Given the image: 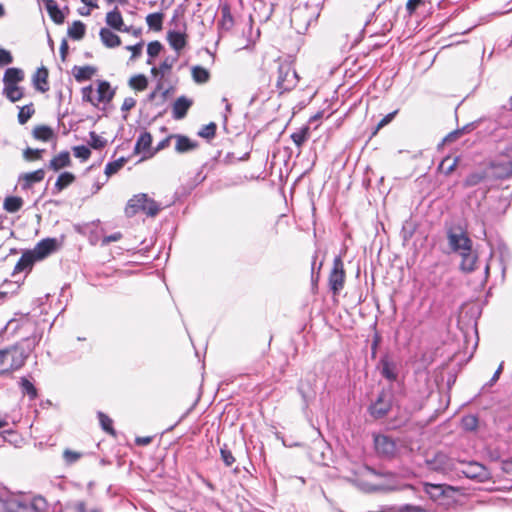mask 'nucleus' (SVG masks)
Here are the masks:
<instances>
[{
    "label": "nucleus",
    "instance_id": "nucleus-62",
    "mask_svg": "<svg viewBox=\"0 0 512 512\" xmlns=\"http://www.w3.org/2000/svg\"><path fill=\"white\" fill-rule=\"evenodd\" d=\"M143 45L144 44L141 41L137 44L126 46V50L131 51V57H130L131 60L138 58L142 54Z\"/></svg>",
    "mask_w": 512,
    "mask_h": 512
},
{
    "label": "nucleus",
    "instance_id": "nucleus-52",
    "mask_svg": "<svg viewBox=\"0 0 512 512\" xmlns=\"http://www.w3.org/2000/svg\"><path fill=\"white\" fill-rule=\"evenodd\" d=\"M415 230H416L415 225L410 221H406L403 224L401 232H400L402 240L404 242L409 241L413 237Z\"/></svg>",
    "mask_w": 512,
    "mask_h": 512
},
{
    "label": "nucleus",
    "instance_id": "nucleus-29",
    "mask_svg": "<svg viewBox=\"0 0 512 512\" xmlns=\"http://www.w3.org/2000/svg\"><path fill=\"white\" fill-rule=\"evenodd\" d=\"M24 79V72L20 68L11 67L7 68L4 76H3V83L5 85H17L19 82L23 81Z\"/></svg>",
    "mask_w": 512,
    "mask_h": 512
},
{
    "label": "nucleus",
    "instance_id": "nucleus-54",
    "mask_svg": "<svg viewBox=\"0 0 512 512\" xmlns=\"http://www.w3.org/2000/svg\"><path fill=\"white\" fill-rule=\"evenodd\" d=\"M81 452L73 451L70 449H65L63 452V459L66 465L70 466L75 464L81 457Z\"/></svg>",
    "mask_w": 512,
    "mask_h": 512
},
{
    "label": "nucleus",
    "instance_id": "nucleus-13",
    "mask_svg": "<svg viewBox=\"0 0 512 512\" xmlns=\"http://www.w3.org/2000/svg\"><path fill=\"white\" fill-rule=\"evenodd\" d=\"M449 246L453 252L461 253L463 251H470L472 240L466 235L465 232H453L449 230L447 233Z\"/></svg>",
    "mask_w": 512,
    "mask_h": 512
},
{
    "label": "nucleus",
    "instance_id": "nucleus-1",
    "mask_svg": "<svg viewBox=\"0 0 512 512\" xmlns=\"http://www.w3.org/2000/svg\"><path fill=\"white\" fill-rule=\"evenodd\" d=\"M34 346L29 339L0 349V376L22 368L33 351Z\"/></svg>",
    "mask_w": 512,
    "mask_h": 512
},
{
    "label": "nucleus",
    "instance_id": "nucleus-41",
    "mask_svg": "<svg viewBox=\"0 0 512 512\" xmlns=\"http://www.w3.org/2000/svg\"><path fill=\"white\" fill-rule=\"evenodd\" d=\"M146 23L150 29L159 31L163 25V14L161 12H155L148 14L146 17Z\"/></svg>",
    "mask_w": 512,
    "mask_h": 512
},
{
    "label": "nucleus",
    "instance_id": "nucleus-26",
    "mask_svg": "<svg viewBox=\"0 0 512 512\" xmlns=\"http://www.w3.org/2000/svg\"><path fill=\"white\" fill-rule=\"evenodd\" d=\"M48 75V70L44 66L37 69L33 75V84L36 90L43 93L49 90Z\"/></svg>",
    "mask_w": 512,
    "mask_h": 512
},
{
    "label": "nucleus",
    "instance_id": "nucleus-24",
    "mask_svg": "<svg viewBox=\"0 0 512 512\" xmlns=\"http://www.w3.org/2000/svg\"><path fill=\"white\" fill-rule=\"evenodd\" d=\"M96 72H97V68L94 66H91V65H85V66L75 65L72 68L73 76L78 83H82V82L92 79V77L96 74Z\"/></svg>",
    "mask_w": 512,
    "mask_h": 512
},
{
    "label": "nucleus",
    "instance_id": "nucleus-10",
    "mask_svg": "<svg viewBox=\"0 0 512 512\" xmlns=\"http://www.w3.org/2000/svg\"><path fill=\"white\" fill-rule=\"evenodd\" d=\"M461 473L468 479L483 483L491 479V473L481 463L471 461L463 466Z\"/></svg>",
    "mask_w": 512,
    "mask_h": 512
},
{
    "label": "nucleus",
    "instance_id": "nucleus-8",
    "mask_svg": "<svg viewBox=\"0 0 512 512\" xmlns=\"http://www.w3.org/2000/svg\"><path fill=\"white\" fill-rule=\"evenodd\" d=\"M345 271L344 264L340 255L336 256L333 260V267L329 274L328 284L329 288L334 295L340 293L344 287Z\"/></svg>",
    "mask_w": 512,
    "mask_h": 512
},
{
    "label": "nucleus",
    "instance_id": "nucleus-19",
    "mask_svg": "<svg viewBox=\"0 0 512 512\" xmlns=\"http://www.w3.org/2000/svg\"><path fill=\"white\" fill-rule=\"evenodd\" d=\"M96 92H97V96H96L97 105L99 103H109L115 95V89H112L110 83L106 80L98 81V86H97Z\"/></svg>",
    "mask_w": 512,
    "mask_h": 512
},
{
    "label": "nucleus",
    "instance_id": "nucleus-17",
    "mask_svg": "<svg viewBox=\"0 0 512 512\" xmlns=\"http://www.w3.org/2000/svg\"><path fill=\"white\" fill-rule=\"evenodd\" d=\"M427 463L432 470L438 472H446L451 468V459L443 452L436 453Z\"/></svg>",
    "mask_w": 512,
    "mask_h": 512
},
{
    "label": "nucleus",
    "instance_id": "nucleus-56",
    "mask_svg": "<svg viewBox=\"0 0 512 512\" xmlns=\"http://www.w3.org/2000/svg\"><path fill=\"white\" fill-rule=\"evenodd\" d=\"M220 456L225 466L230 467L235 462V457L232 452L228 449L227 444H224L220 448Z\"/></svg>",
    "mask_w": 512,
    "mask_h": 512
},
{
    "label": "nucleus",
    "instance_id": "nucleus-38",
    "mask_svg": "<svg viewBox=\"0 0 512 512\" xmlns=\"http://www.w3.org/2000/svg\"><path fill=\"white\" fill-rule=\"evenodd\" d=\"M97 417L102 430L111 436H116V431L113 428V420L101 411L97 412Z\"/></svg>",
    "mask_w": 512,
    "mask_h": 512
},
{
    "label": "nucleus",
    "instance_id": "nucleus-4",
    "mask_svg": "<svg viewBox=\"0 0 512 512\" xmlns=\"http://www.w3.org/2000/svg\"><path fill=\"white\" fill-rule=\"evenodd\" d=\"M482 123L487 124L486 130H485L486 134H488L490 136L498 137L499 135L497 134V131L499 129H507L509 126H511V119H510V115L502 116L496 120L478 119V120L472 121V122L464 125L462 128H459L458 130L460 131V135H463L464 133L471 132L472 130L479 127Z\"/></svg>",
    "mask_w": 512,
    "mask_h": 512
},
{
    "label": "nucleus",
    "instance_id": "nucleus-34",
    "mask_svg": "<svg viewBox=\"0 0 512 512\" xmlns=\"http://www.w3.org/2000/svg\"><path fill=\"white\" fill-rule=\"evenodd\" d=\"M19 388L24 395H27L30 400H35L38 397V390L27 377H21L19 380Z\"/></svg>",
    "mask_w": 512,
    "mask_h": 512
},
{
    "label": "nucleus",
    "instance_id": "nucleus-42",
    "mask_svg": "<svg viewBox=\"0 0 512 512\" xmlns=\"http://www.w3.org/2000/svg\"><path fill=\"white\" fill-rule=\"evenodd\" d=\"M487 176L486 172H473L470 173L464 180L465 187H474L480 184Z\"/></svg>",
    "mask_w": 512,
    "mask_h": 512
},
{
    "label": "nucleus",
    "instance_id": "nucleus-30",
    "mask_svg": "<svg viewBox=\"0 0 512 512\" xmlns=\"http://www.w3.org/2000/svg\"><path fill=\"white\" fill-rule=\"evenodd\" d=\"M74 180H75V176L73 173L67 172V171L62 172L58 176V178L54 184V187L52 189V194L56 195V194L60 193L62 190H64L70 184H72L74 182Z\"/></svg>",
    "mask_w": 512,
    "mask_h": 512
},
{
    "label": "nucleus",
    "instance_id": "nucleus-50",
    "mask_svg": "<svg viewBox=\"0 0 512 512\" xmlns=\"http://www.w3.org/2000/svg\"><path fill=\"white\" fill-rule=\"evenodd\" d=\"M458 162V158L450 159L449 157L443 159L438 166V169L441 170L445 175L451 174Z\"/></svg>",
    "mask_w": 512,
    "mask_h": 512
},
{
    "label": "nucleus",
    "instance_id": "nucleus-23",
    "mask_svg": "<svg viewBox=\"0 0 512 512\" xmlns=\"http://www.w3.org/2000/svg\"><path fill=\"white\" fill-rule=\"evenodd\" d=\"M45 172L43 169H38L33 172L24 173L19 176V181H22V190H28L34 183L41 182L44 179Z\"/></svg>",
    "mask_w": 512,
    "mask_h": 512
},
{
    "label": "nucleus",
    "instance_id": "nucleus-36",
    "mask_svg": "<svg viewBox=\"0 0 512 512\" xmlns=\"http://www.w3.org/2000/svg\"><path fill=\"white\" fill-rule=\"evenodd\" d=\"M86 32V26L85 24L80 21L76 20L72 23V26L68 28V35L73 40H81Z\"/></svg>",
    "mask_w": 512,
    "mask_h": 512
},
{
    "label": "nucleus",
    "instance_id": "nucleus-21",
    "mask_svg": "<svg viewBox=\"0 0 512 512\" xmlns=\"http://www.w3.org/2000/svg\"><path fill=\"white\" fill-rule=\"evenodd\" d=\"M459 256H461L460 269L463 272L470 273L475 270L478 256L472 246H470V251H463L459 253Z\"/></svg>",
    "mask_w": 512,
    "mask_h": 512
},
{
    "label": "nucleus",
    "instance_id": "nucleus-33",
    "mask_svg": "<svg viewBox=\"0 0 512 512\" xmlns=\"http://www.w3.org/2000/svg\"><path fill=\"white\" fill-rule=\"evenodd\" d=\"M152 144V136L148 131H143L140 133V135L137 138L134 152L140 153V152H146L149 151Z\"/></svg>",
    "mask_w": 512,
    "mask_h": 512
},
{
    "label": "nucleus",
    "instance_id": "nucleus-40",
    "mask_svg": "<svg viewBox=\"0 0 512 512\" xmlns=\"http://www.w3.org/2000/svg\"><path fill=\"white\" fill-rule=\"evenodd\" d=\"M192 78L194 82L203 84L209 80L210 74L206 68L196 65L192 68Z\"/></svg>",
    "mask_w": 512,
    "mask_h": 512
},
{
    "label": "nucleus",
    "instance_id": "nucleus-11",
    "mask_svg": "<svg viewBox=\"0 0 512 512\" xmlns=\"http://www.w3.org/2000/svg\"><path fill=\"white\" fill-rule=\"evenodd\" d=\"M374 446L377 454L383 458L392 459L396 456L397 445L390 436L383 434L375 435Z\"/></svg>",
    "mask_w": 512,
    "mask_h": 512
},
{
    "label": "nucleus",
    "instance_id": "nucleus-20",
    "mask_svg": "<svg viewBox=\"0 0 512 512\" xmlns=\"http://www.w3.org/2000/svg\"><path fill=\"white\" fill-rule=\"evenodd\" d=\"M106 23L112 29H115L118 31L128 32L130 30V28H127V26H124L121 12L119 11V9L117 7H115L113 10L109 11L106 14Z\"/></svg>",
    "mask_w": 512,
    "mask_h": 512
},
{
    "label": "nucleus",
    "instance_id": "nucleus-49",
    "mask_svg": "<svg viewBox=\"0 0 512 512\" xmlns=\"http://www.w3.org/2000/svg\"><path fill=\"white\" fill-rule=\"evenodd\" d=\"M35 110L33 104L30 103L20 108L18 112V121L20 124H25L34 114Z\"/></svg>",
    "mask_w": 512,
    "mask_h": 512
},
{
    "label": "nucleus",
    "instance_id": "nucleus-48",
    "mask_svg": "<svg viewBox=\"0 0 512 512\" xmlns=\"http://www.w3.org/2000/svg\"><path fill=\"white\" fill-rule=\"evenodd\" d=\"M217 125L214 122H210L207 125H204L199 131L198 136L202 137L206 140H211L214 138L216 134Z\"/></svg>",
    "mask_w": 512,
    "mask_h": 512
},
{
    "label": "nucleus",
    "instance_id": "nucleus-15",
    "mask_svg": "<svg viewBox=\"0 0 512 512\" xmlns=\"http://www.w3.org/2000/svg\"><path fill=\"white\" fill-rule=\"evenodd\" d=\"M57 240L55 238H45L39 241L32 250L38 261L46 258L56 250Z\"/></svg>",
    "mask_w": 512,
    "mask_h": 512
},
{
    "label": "nucleus",
    "instance_id": "nucleus-51",
    "mask_svg": "<svg viewBox=\"0 0 512 512\" xmlns=\"http://www.w3.org/2000/svg\"><path fill=\"white\" fill-rule=\"evenodd\" d=\"M82 100L97 107L96 96H94V88L92 85L85 86L81 89Z\"/></svg>",
    "mask_w": 512,
    "mask_h": 512
},
{
    "label": "nucleus",
    "instance_id": "nucleus-43",
    "mask_svg": "<svg viewBox=\"0 0 512 512\" xmlns=\"http://www.w3.org/2000/svg\"><path fill=\"white\" fill-rule=\"evenodd\" d=\"M127 159L125 157H120L117 160L108 162L105 166V174L107 176H111L117 173L126 163Z\"/></svg>",
    "mask_w": 512,
    "mask_h": 512
},
{
    "label": "nucleus",
    "instance_id": "nucleus-44",
    "mask_svg": "<svg viewBox=\"0 0 512 512\" xmlns=\"http://www.w3.org/2000/svg\"><path fill=\"white\" fill-rule=\"evenodd\" d=\"M129 85L138 91H143L148 85V80L145 75L137 74L129 80Z\"/></svg>",
    "mask_w": 512,
    "mask_h": 512
},
{
    "label": "nucleus",
    "instance_id": "nucleus-27",
    "mask_svg": "<svg viewBox=\"0 0 512 512\" xmlns=\"http://www.w3.org/2000/svg\"><path fill=\"white\" fill-rule=\"evenodd\" d=\"M101 42L107 48H115L121 44L120 37L109 28H101L99 32Z\"/></svg>",
    "mask_w": 512,
    "mask_h": 512
},
{
    "label": "nucleus",
    "instance_id": "nucleus-64",
    "mask_svg": "<svg viewBox=\"0 0 512 512\" xmlns=\"http://www.w3.org/2000/svg\"><path fill=\"white\" fill-rule=\"evenodd\" d=\"M501 470L510 479H512V457L501 461Z\"/></svg>",
    "mask_w": 512,
    "mask_h": 512
},
{
    "label": "nucleus",
    "instance_id": "nucleus-46",
    "mask_svg": "<svg viewBox=\"0 0 512 512\" xmlns=\"http://www.w3.org/2000/svg\"><path fill=\"white\" fill-rule=\"evenodd\" d=\"M478 417L475 416V415H466V416H463L462 419H461V425H462V428L465 430V431H475L478 427Z\"/></svg>",
    "mask_w": 512,
    "mask_h": 512
},
{
    "label": "nucleus",
    "instance_id": "nucleus-39",
    "mask_svg": "<svg viewBox=\"0 0 512 512\" xmlns=\"http://www.w3.org/2000/svg\"><path fill=\"white\" fill-rule=\"evenodd\" d=\"M3 93L12 103L19 101L23 97V91L17 85H5Z\"/></svg>",
    "mask_w": 512,
    "mask_h": 512
},
{
    "label": "nucleus",
    "instance_id": "nucleus-53",
    "mask_svg": "<svg viewBox=\"0 0 512 512\" xmlns=\"http://www.w3.org/2000/svg\"><path fill=\"white\" fill-rule=\"evenodd\" d=\"M162 48H163L162 44L157 40L151 41L150 43H148V45H147V54L149 56V59L147 60L148 64L152 63L151 58L156 57L161 52Z\"/></svg>",
    "mask_w": 512,
    "mask_h": 512
},
{
    "label": "nucleus",
    "instance_id": "nucleus-16",
    "mask_svg": "<svg viewBox=\"0 0 512 512\" xmlns=\"http://www.w3.org/2000/svg\"><path fill=\"white\" fill-rule=\"evenodd\" d=\"M298 392L303 400L304 409L315 399L316 392L313 387V381L309 379L300 380L298 384Z\"/></svg>",
    "mask_w": 512,
    "mask_h": 512
},
{
    "label": "nucleus",
    "instance_id": "nucleus-59",
    "mask_svg": "<svg viewBox=\"0 0 512 512\" xmlns=\"http://www.w3.org/2000/svg\"><path fill=\"white\" fill-rule=\"evenodd\" d=\"M43 152V149H33L28 147L24 150V158L28 161L40 159L42 157Z\"/></svg>",
    "mask_w": 512,
    "mask_h": 512
},
{
    "label": "nucleus",
    "instance_id": "nucleus-2",
    "mask_svg": "<svg viewBox=\"0 0 512 512\" xmlns=\"http://www.w3.org/2000/svg\"><path fill=\"white\" fill-rule=\"evenodd\" d=\"M161 207L158 202L150 198L146 193H139L130 198L125 207L127 217H133L139 212L146 214L148 217H155Z\"/></svg>",
    "mask_w": 512,
    "mask_h": 512
},
{
    "label": "nucleus",
    "instance_id": "nucleus-9",
    "mask_svg": "<svg viewBox=\"0 0 512 512\" xmlns=\"http://www.w3.org/2000/svg\"><path fill=\"white\" fill-rule=\"evenodd\" d=\"M486 174L488 177L502 180L512 176V160L495 159L489 163Z\"/></svg>",
    "mask_w": 512,
    "mask_h": 512
},
{
    "label": "nucleus",
    "instance_id": "nucleus-22",
    "mask_svg": "<svg viewBox=\"0 0 512 512\" xmlns=\"http://www.w3.org/2000/svg\"><path fill=\"white\" fill-rule=\"evenodd\" d=\"M167 41L169 45L176 51V54L179 55V52L187 44V36L183 32L170 30L167 33Z\"/></svg>",
    "mask_w": 512,
    "mask_h": 512
},
{
    "label": "nucleus",
    "instance_id": "nucleus-31",
    "mask_svg": "<svg viewBox=\"0 0 512 512\" xmlns=\"http://www.w3.org/2000/svg\"><path fill=\"white\" fill-rule=\"evenodd\" d=\"M71 163L70 154L68 151H62L49 163V168L53 171H59L60 169L69 166Z\"/></svg>",
    "mask_w": 512,
    "mask_h": 512
},
{
    "label": "nucleus",
    "instance_id": "nucleus-61",
    "mask_svg": "<svg viewBox=\"0 0 512 512\" xmlns=\"http://www.w3.org/2000/svg\"><path fill=\"white\" fill-rule=\"evenodd\" d=\"M397 512H427V510L419 505L403 504L397 507Z\"/></svg>",
    "mask_w": 512,
    "mask_h": 512
},
{
    "label": "nucleus",
    "instance_id": "nucleus-12",
    "mask_svg": "<svg viewBox=\"0 0 512 512\" xmlns=\"http://www.w3.org/2000/svg\"><path fill=\"white\" fill-rule=\"evenodd\" d=\"M307 7H297L291 12V25L299 34H304L311 22Z\"/></svg>",
    "mask_w": 512,
    "mask_h": 512
},
{
    "label": "nucleus",
    "instance_id": "nucleus-18",
    "mask_svg": "<svg viewBox=\"0 0 512 512\" xmlns=\"http://www.w3.org/2000/svg\"><path fill=\"white\" fill-rule=\"evenodd\" d=\"M192 104L193 102L191 99L187 98L186 96H180L173 104L172 117L175 120L183 119L187 115V112Z\"/></svg>",
    "mask_w": 512,
    "mask_h": 512
},
{
    "label": "nucleus",
    "instance_id": "nucleus-47",
    "mask_svg": "<svg viewBox=\"0 0 512 512\" xmlns=\"http://www.w3.org/2000/svg\"><path fill=\"white\" fill-rule=\"evenodd\" d=\"M89 146L95 150H100L104 148L107 144L106 139L100 137L95 131L89 132Z\"/></svg>",
    "mask_w": 512,
    "mask_h": 512
},
{
    "label": "nucleus",
    "instance_id": "nucleus-25",
    "mask_svg": "<svg viewBox=\"0 0 512 512\" xmlns=\"http://www.w3.org/2000/svg\"><path fill=\"white\" fill-rule=\"evenodd\" d=\"M221 19L218 21V26L226 31H229L234 26V18L231 13L230 4L225 2L220 5Z\"/></svg>",
    "mask_w": 512,
    "mask_h": 512
},
{
    "label": "nucleus",
    "instance_id": "nucleus-6",
    "mask_svg": "<svg viewBox=\"0 0 512 512\" xmlns=\"http://www.w3.org/2000/svg\"><path fill=\"white\" fill-rule=\"evenodd\" d=\"M298 83L297 72L288 63H281L277 70L276 88L282 94L291 91Z\"/></svg>",
    "mask_w": 512,
    "mask_h": 512
},
{
    "label": "nucleus",
    "instance_id": "nucleus-3",
    "mask_svg": "<svg viewBox=\"0 0 512 512\" xmlns=\"http://www.w3.org/2000/svg\"><path fill=\"white\" fill-rule=\"evenodd\" d=\"M394 394L391 388H383L376 399L368 406L369 415L378 420L388 415L393 406Z\"/></svg>",
    "mask_w": 512,
    "mask_h": 512
},
{
    "label": "nucleus",
    "instance_id": "nucleus-5",
    "mask_svg": "<svg viewBox=\"0 0 512 512\" xmlns=\"http://www.w3.org/2000/svg\"><path fill=\"white\" fill-rule=\"evenodd\" d=\"M1 503L6 512H29L31 509L41 511L47 505L42 496L34 497L30 502L20 498H11L6 501L2 500Z\"/></svg>",
    "mask_w": 512,
    "mask_h": 512
},
{
    "label": "nucleus",
    "instance_id": "nucleus-37",
    "mask_svg": "<svg viewBox=\"0 0 512 512\" xmlns=\"http://www.w3.org/2000/svg\"><path fill=\"white\" fill-rule=\"evenodd\" d=\"M53 135V129L47 125H39L33 129L34 138L43 142H48Z\"/></svg>",
    "mask_w": 512,
    "mask_h": 512
},
{
    "label": "nucleus",
    "instance_id": "nucleus-35",
    "mask_svg": "<svg viewBox=\"0 0 512 512\" xmlns=\"http://www.w3.org/2000/svg\"><path fill=\"white\" fill-rule=\"evenodd\" d=\"M23 203L21 197L8 196L4 199L3 208L9 213H16L22 208Z\"/></svg>",
    "mask_w": 512,
    "mask_h": 512
},
{
    "label": "nucleus",
    "instance_id": "nucleus-14",
    "mask_svg": "<svg viewBox=\"0 0 512 512\" xmlns=\"http://www.w3.org/2000/svg\"><path fill=\"white\" fill-rule=\"evenodd\" d=\"M36 261H38V259L34 255V252H32V250L24 251L19 260L17 261L16 265L14 266L12 276H16L21 272L28 273L29 271H31Z\"/></svg>",
    "mask_w": 512,
    "mask_h": 512
},
{
    "label": "nucleus",
    "instance_id": "nucleus-57",
    "mask_svg": "<svg viewBox=\"0 0 512 512\" xmlns=\"http://www.w3.org/2000/svg\"><path fill=\"white\" fill-rule=\"evenodd\" d=\"M178 54H176L175 56H168L166 57L160 64L159 66V70L161 72V78L164 76V74L169 71L174 63L178 60Z\"/></svg>",
    "mask_w": 512,
    "mask_h": 512
},
{
    "label": "nucleus",
    "instance_id": "nucleus-32",
    "mask_svg": "<svg viewBox=\"0 0 512 512\" xmlns=\"http://www.w3.org/2000/svg\"><path fill=\"white\" fill-rule=\"evenodd\" d=\"M310 136V127L308 125L302 126L299 130L293 132L290 135L291 140L300 150L303 144L308 140Z\"/></svg>",
    "mask_w": 512,
    "mask_h": 512
},
{
    "label": "nucleus",
    "instance_id": "nucleus-63",
    "mask_svg": "<svg viewBox=\"0 0 512 512\" xmlns=\"http://www.w3.org/2000/svg\"><path fill=\"white\" fill-rule=\"evenodd\" d=\"M13 62V57L10 51L0 48V66H6Z\"/></svg>",
    "mask_w": 512,
    "mask_h": 512
},
{
    "label": "nucleus",
    "instance_id": "nucleus-45",
    "mask_svg": "<svg viewBox=\"0 0 512 512\" xmlns=\"http://www.w3.org/2000/svg\"><path fill=\"white\" fill-rule=\"evenodd\" d=\"M86 504L84 501H70L67 502L63 508L61 509V512H86Z\"/></svg>",
    "mask_w": 512,
    "mask_h": 512
},
{
    "label": "nucleus",
    "instance_id": "nucleus-7",
    "mask_svg": "<svg viewBox=\"0 0 512 512\" xmlns=\"http://www.w3.org/2000/svg\"><path fill=\"white\" fill-rule=\"evenodd\" d=\"M376 368L379 370L380 375L388 382L393 383L398 380L400 364L389 352L381 355Z\"/></svg>",
    "mask_w": 512,
    "mask_h": 512
},
{
    "label": "nucleus",
    "instance_id": "nucleus-60",
    "mask_svg": "<svg viewBox=\"0 0 512 512\" xmlns=\"http://www.w3.org/2000/svg\"><path fill=\"white\" fill-rule=\"evenodd\" d=\"M425 491L428 494H430L431 497H435L436 495H442L444 493L442 485H440V484H431V483H426L425 484Z\"/></svg>",
    "mask_w": 512,
    "mask_h": 512
},
{
    "label": "nucleus",
    "instance_id": "nucleus-28",
    "mask_svg": "<svg viewBox=\"0 0 512 512\" xmlns=\"http://www.w3.org/2000/svg\"><path fill=\"white\" fill-rule=\"evenodd\" d=\"M176 139L175 150L178 153H186L198 147V143L196 141L191 140L186 135H174Z\"/></svg>",
    "mask_w": 512,
    "mask_h": 512
},
{
    "label": "nucleus",
    "instance_id": "nucleus-58",
    "mask_svg": "<svg viewBox=\"0 0 512 512\" xmlns=\"http://www.w3.org/2000/svg\"><path fill=\"white\" fill-rule=\"evenodd\" d=\"M73 153L76 158H79L82 161H86L87 159H89V157L91 155V151H90L89 147H87L85 145H79V146L73 147Z\"/></svg>",
    "mask_w": 512,
    "mask_h": 512
},
{
    "label": "nucleus",
    "instance_id": "nucleus-55",
    "mask_svg": "<svg viewBox=\"0 0 512 512\" xmlns=\"http://www.w3.org/2000/svg\"><path fill=\"white\" fill-rule=\"evenodd\" d=\"M373 329H374V334L372 336V341H371V359H376L378 347L382 341V336L376 330V323L373 325Z\"/></svg>",
    "mask_w": 512,
    "mask_h": 512
}]
</instances>
